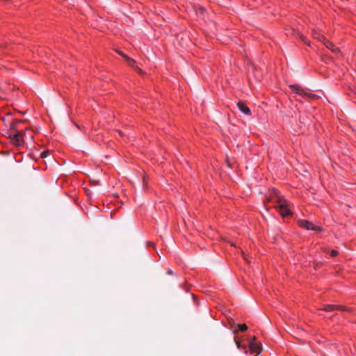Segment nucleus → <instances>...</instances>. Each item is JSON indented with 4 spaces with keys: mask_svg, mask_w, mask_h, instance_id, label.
Instances as JSON below:
<instances>
[{
    "mask_svg": "<svg viewBox=\"0 0 356 356\" xmlns=\"http://www.w3.org/2000/svg\"><path fill=\"white\" fill-rule=\"evenodd\" d=\"M238 327L239 330L242 332H244L248 330V326L245 324L238 325Z\"/></svg>",
    "mask_w": 356,
    "mask_h": 356,
    "instance_id": "obj_12",
    "label": "nucleus"
},
{
    "mask_svg": "<svg viewBox=\"0 0 356 356\" xmlns=\"http://www.w3.org/2000/svg\"><path fill=\"white\" fill-rule=\"evenodd\" d=\"M241 253H242V254H243V256L244 259H245L247 261H248V259H247V258L245 257V254H244V252L242 251V252H241Z\"/></svg>",
    "mask_w": 356,
    "mask_h": 356,
    "instance_id": "obj_18",
    "label": "nucleus"
},
{
    "mask_svg": "<svg viewBox=\"0 0 356 356\" xmlns=\"http://www.w3.org/2000/svg\"><path fill=\"white\" fill-rule=\"evenodd\" d=\"M325 312H332L334 310L346 311L348 309L342 305H325L321 309Z\"/></svg>",
    "mask_w": 356,
    "mask_h": 356,
    "instance_id": "obj_8",
    "label": "nucleus"
},
{
    "mask_svg": "<svg viewBox=\"0 0 356 356\" xmlns=\"http://www.w3.org/2000/svg\"><path fill=\"white\" fill-rule=\"evenodd\" d=\"M338 254V252L334 250H332L330 251V256L331 257H336L337 255Z\"/></svg>",
    "mask_w": 356,
    "mask_h": 356,
    "instance_id": "obj_14",
    "label": "nucleus"
},
{
    "mask_svg": "<svg viewBox=\"0 0 356 356\" xmlns=\"http://www.w3.org/2000/svg\"><path fill=\"white\" fill-rule=\"evenodd\" d=\"M298 223L301 227L307 230H314L316 232H321L322 230L321 227L314 225L312 222L306 220H299Z\"/></svg>",
    "mask_w": 356,
    "mask_h": 356,
    "instance_id": "obj_4",
    "label": "nucleus"
},
{
    "mask_svg": "<svg viewBox=\"0 0 356 356\" xmlns=\"http://www.w3.org/2000/svg\"><path fill=\"white\" fill-rule=\"evenodd\" d=\"M25 132L19 131L13 133V134H9V138L15 145L20 146L23 143V136Z\"/></svg>",
    "mask_w": 356,
    "mask_h": 356,
    "instance_id": "obj_3",
    "label": "nucleus"
},
{
    "mask_svg": "<svg viewBox=\"0 0 356 356\" xmlns=\"http://www.w3.org/2000/svg\"><path fill=\"white\" fill-rule=\"evenodd\" d=\"M49 151H44L41 153V157L42 158H46L47 156L49 155Z\"/></svg>",
    "mask_w": 356,
    "mask_h": 356,
    "instance_id": "obj_13",
    "label": "nucleus"
},
{
    "mask_svg": "<svg viewBox=\"0 0 356 356\" xmlns=\"http://www.w3.org/2000/svg\"><path fill=\"white\" fill-rule=\"evenodd\" d=\"M237 106H238V109L243 113H245L246 115H250L251 111H250V108L247 106V105L243 102L239 101L237 103Z\"/></svg>",
    "mask_w": 356,
    "mask_h": 356,
    "instance_id": "obj_9",
    "label": "nucleus"
},
{
    "mask_svg": "<svg viewBox=\"0 0 356 356\" xmlns=\"http://www.w3.org/2000/svg\"><path fill=\"white\" fill-rule=\"evenodd\" d=\"M321 34L318 33L317 32L314 33V38L319 40V38L321 37Z\"/></svg>",
    "mask_w": 356,
    "mask_h": 356,
    "instance_id": "obj_15",
    "label": "nucleus"
},
{
    "mask_svg": "<svg viewBox=\"0 0 356 356\" xmlns=\"http://www.w3.org/2000/svg\"><path fill=\"white\" fill-rule=\"evenodd\" d=\"M120 56H122L125 60H126V56H127V55H125L122 51H117Z\"/></svg>",
    "mask_w": 356,
    "mask_h": 356,
    "instance_id": "obj_16",
    "label": "nucleus"
},
{
    "mask_svg": "<svg viewBox=\"0 0 356 356\" xmlns=\"http://www.w3.org/2000/svg\"><path fill=\"white\" fill-rule=\"evenodd\" d=\"M10 134H13L16 131H19L17 129V125L15 124V122H12L10 125Z\"/></svg>",
    "mask_w": 356,
    "mask_h": 356,
    "instance_id": "obj_11",
    "label": "nucleus"
},
{
    "mask_svg": "<svg viewBox=\"0 0 356 356\" xmlns=\"http://www.w3.org/2000/svg\"><path fill=\"white\" fill-rule=\"evenodd\" d=\"M268 200L277 205L284 201L285 199L280 194L277 189L272 188L270 191V195L268 197Z\"/></svg>",
    "mask_w": 356,
    "mask_h": 356,
    "instance_id": "obj_2",
    "label": "nucleus"
},
{
    "mask_svg": "<svg viewBox=\"0 0 356 356\" xmlns=\"http://www.w3.org/2000/svg\"><path fill=\"white\" fill-rule=\"evenodd\" d=\"M353 91L356 94V88Z\"/></svg>",
    "mask_w": 356,
    "mask_h": 356,
    "instance_id": "obj_20",
    "label": "nucleus"
},
{
    "mask_svg": "<svg viewBox=\"0 0 356 356\" xmlns=\"http://www.w3.org/2000/svg\"><path fill=\"white\" fill-rule=\"evenodd\" d=\"M275 207L278 209L280 213L283 217L291 215V212L288 209V204L286 200Z\"/></svg>",
    "mask_w": 356,
    "mask_h": 356,
    "instance_id": "obj_6",
    "label": "nucleus"
},
{
    "mask_svg": "<svg viewBox=\"0 0 356 356\" xmlns=\"http://www.w3.org/2000/svg\"><path fill=\"white\" fill-rule=\"evenodd\" d=\"M24 120H13V122H15V124L17 125L18 124L22 122Z\"/></svg>",
    "mask_w": 356,
    "mask_h": 356,
    "instance_id": "obj_17",
    "label": "nucleus"
},
{
    "mask_svg": "<svg viewBox=\"0 0 356 356\" xmlns=\"http://www.w3.org/2000/svg\"><path fill=\"white\" fill-rule=\"evenodd\" d=\"M290 88L293 90V92H295L297 95L302 96L307 99H316L317 98V95L308 92L305 90H304L300 86L298 85H291L290 86Z\"/></svg>",
    "mask_w": 356,
    "mask_h": 356,
    "instance_id": "obj_1",
    "label": "nucleus"
},
{
    "mask_svg": "<svg viewBox=\"0 0 356 356\" xmlns=\"http://www.w3.org/2000/svg\"><path fill=\"white\" fill-rule=\"evenodd\" d=\"M249 348L251 353L259 354L262 350L261 344L256 341V337H253L249 341Z\"/></svg>",
    "mask_w": 356,
    "mask_h": 356,
    "instance_id": "obj_5",
    "label": "nucleus"
},
{
    "mask_svg": "<svg viewBox=\"0 0 356 356\" xmlns=\"http://www.w3.org/2000/svg\"><path fill=\"white\" fill-rule=\"evenodd\" d=\"M236 346H237V347H238V348H240V343H239L238 341H236Z\"/></svg>",
    "mask_w": 356,
    "mask_h": 356,
    "instance_id": "obj_19",
    "label": "nucleus"
},
{
    "mask_svg": "<svg viewBox=\"0 0 356 356\" xmlns=\"http://www.w3.org/2000/svg\"><path fill=\"white\" fill-rule=\"evenodd\" d=\"M126 61H127V63H128V65H130V66H131L132 67L135 68V69H136V70L138 73H140V74H142V73H143V72H142L141 69H140V68H139V67H138L137 66H135V63H136V61H135L134 59H132V58H129V57H128V56H126Z\"/></svg>",
    "mask_w": 356,
    "mask_h": 356,
    "instance_id": "obj_10",
    "label": "nucleus"
},
{
    "mask_svg": "<svg viewBox=\"0 0 356 356\" xmlns=\"http://www.w3.org/2000/svg\"><path fill=\"white\" fill-rule=\"evenodd\" d=\"M319 41L322 42L324 44V45L327 49H330L334 53L339 52V49L335 47V45L332 42L327 40L324 35H321V37L319 38Z\"/></svg>",
    "mask_w": 356,
    "mask_h": 356,
    "instance_id": "obj_7",
    "label": "nucleus"
}]
</instances>
